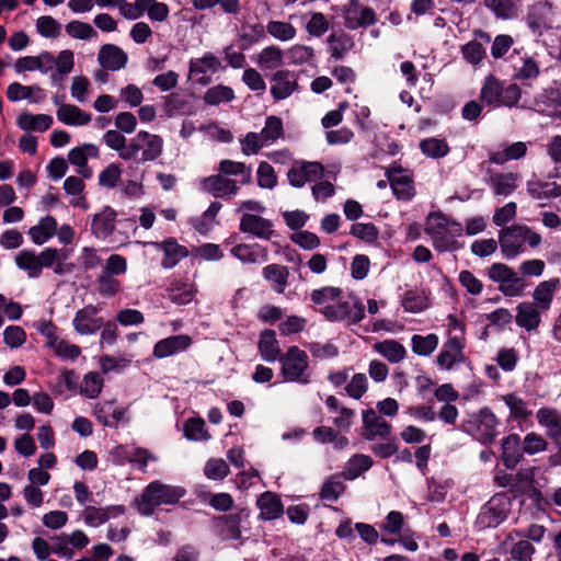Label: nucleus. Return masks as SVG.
I'll return each instance as SVG.
<instances>
[{
  "instance_id": "obj_51",
  "label": "nucleus",
  "mask_w": 561,
  "mask_h": 561,
  "mask_svg": "<svg viewBox=\"0 0 561 561\" xmlns=\"http://www.w3.org/2000/svg\"><path fill=\"white\" fill-rule=\"evenodd\" d=\"M505 404L510 409L511 416L516 420H526L531 415V411L527 409L526 402L516 397L514 393H508L503 397Z\"/></svg>"
},
{
  "instance_id": "obj_37",
  "label": "nucleus",
  "mask_w": 561,
  "mask_h": 561,
  "mask_svg": "<svg viewBox=\"0 0 561 561\" xmlns=\"http://www.w3.org/2000/svg\"><path fill=\"white\" fill-rule=\"evenodd\" d=\"M412 351L420 356L431 355L438 345V336L434 333H430L425 336L414 334L411 339Z\"/></svg>"
},
{
  "instance_id": "obj_16",
  "label": "nucleus",
  "mask_w": 561,
  "mask_h": 561,
  "mask_svg": "<svg viewBox=\"0 0 561 561\" xmlns=\"http://www.w3.org/2000/svg\"><path fill=\"white\" fill-rule=\"evenodd\" d=\"M251 510L248 507L239 508L238 512L225 514L216 517V520L225 525V533L229 539L238 540L241 538V526L249 524Z\"/></svg>"
},
{
  "instance_id": "obj_1",
  "label": "nucleus",
  "mask_w": 561,
  "mask_h": 561,
  "mask_svg": "<svg viewBox=\"0 0 561 561\" xmlns=\"http://www.w3.org/2000/svg\"><path fill=\"white\" fill-rule=\"evenodd\" d=\"M186 494L182 486L164 484L160 481L150 482L137 501L138 512L144 516H151L154 507L167 504L174 505Z\"/></svg>"
},
{
  "instance_id": "obj_59",
  "label": "nucleus",
  "mask_w": 561,
  "mask_h": 561,
  "mask_svg": "<svg viewBox=\"0 0 561 561\" xmlns=\"http://www.w3.org/2000/svg\"><path fill=\"white\" fill-rule=\"evenodd\" d=\"M37 32L44 37H57L60 34L61 25L50 15L39 16L36 21Z\"/></svg>"
},
{
  "instance_id": "obj_48",
  "label": "nucleus",
  "mask_w": 561,
  "mask_h": 561,
  "mask_svg": "<svg viewBox=\"0 0 561 561\" xmlns=\"http://www.w3.org/2000/svg\"><path fill=\"white\" fill-rule=\"evenodd\" d=\"M284 135L283 121L278 116H267L265 126L263 127L260 136L264 141L274 142Z\"/></svg>"
},
{
  "instance_id": "obj_20",
  "label": "nucleus",
  "mask_w": 561,
  "mask_h": 561,
  "mask_svg": "<svg viewBox=\"0 0 561 561\" xmlns=\"http://www.w3.org/2000/svg\"><path fill=\"white\" fill-rule=\"evenodd\" d=\"M537 421L547 428V436L557 444L561 443V416L550 408H540L536 414Z\"/></svg>"
},
{
  "instance_id": "obj_41",
  "label": "nucleus",
  "mask_w": 561,
  "mask_h": 561,
  "mask_svg": "<svg viewBox=\"0 0 561 561\" xmlns=\"http://www.w3.org/2000/svg\"><path fill=\"white\" fill-rule=\"evenodd\" d=\"M196 10H207L219 4L227 14H238L240 11V0H192Z\"/></svg>"
},
{
  "instance_id": "obj_5",
  "label": "nucleus",
  "mask_w": 561,
  "mask_h": 561,
  "mask_svg": "<svg viewBox=\"0 0 561 561\" xmlns=\"http://www.w3.org/2000/svg\"><path fill=\"white\" fill-rule=\"evenodd\" d=\"M486 274L491 280L500 284V291L507 297L520 296L526 286L524 279L504 263H493Z\"/></svg>"
},
{
  "instance_id": "obj_18",
  "label": "nucleus",
  "mask_w": 561,
  "mask_h": 561,
  "mask_svg": "<svg viewBox=\"0 0 561 561\" xmlns=\"http://www.w3.org/2000/svg\"><path fill=\"white\" fill-rule=\"evenodd\" d=\"M256 505L260 508L259 518L262 520H274L280 517L284 513V505L280 497L270 491L262 493Z\"/></svg>"
},
{
  "instance_id": "obj_27",
  "label": "nucleus",
  "mask_w": 561,
  "mask_h": 561,
  "mask_svg": "<svg viewBox=\"0 0 561 561\" xmlns=\"http://www.w3.org/2000/svg\"><path fill=\"white\" fill-rule=\"evenodd\" d=\"M386 178L397 199L411 201L414 197L415 188L413 185V180L410 176H391L390 172H386Z\"/></svg>"
},
{
  "instance_id": "obj_15",
  "label": "nucleus",
  "mask_w": 561,
  "mask_h": 561,
  "mask_svg": "<svg viewBox=\"0 0 561 561\" xmlns=\"http://www.w3.org/2000/svg\"><path fill=\"white\" fill-rule=\"evenodd\" d=\"M203 188L216 198H226L237 194V182L221 174L210 175L203 181Z\"/></svg>"
},
{
  "instance_id": "obj_39",
  "label": "nucleus",
  "mask_w": 561,
  "mask_h": 561,
  "mask_svg": "<svg viewBox=\"0 0 561 561\" xmlns=\"http://www.w3.org/2000/svg\"><path fill=\"white\" fill-rule=\"evenodd\" d=\"M103 388V378L98 371H89L83 377L80 393L89 399H95L100 396Z\"/></svg>"
},
{
  "instance_id": "obj_28",
  "label": "nucleus",
  "mask_w": 561,
  "mask_h": 561,
  "mask_svg": "<svg viewBox=\"0 0 561 561\" xmlns=\"http://www.w3.org/2000/svg\"><path fill=\"white\" fill-rule=\"evenodd\" d=\"M57 118L70 126H83L91 122V114L85 113L77 105H61L57 110Z\"/></svg>"
},
{
  "instance_id": "obj_47",
  "label": "nucleus",
  "mask_w": 561,
  "mask_h": 561,
  "mask_svg": "<svg viewBox=\"0 0 561 561\" xmlns=\"http://www.w3.org/2000/svg\"><path fill=\"white\" fill-rule=\"evenodd\" d=\"M266 31L273 37L283 42L293 39L297 33L294 25L283 21H270Z\"/></svg>"
},
{
  "instance_id": "obj_7",
  "label": "nucleus",
  "mask_w": 561,
  "mask_h": 561,
  "mask_svg": "<svg viewBox=\"0 0 561 561\" xmlns=\"http://www.w3.org/2000/svg\"><path fill=\"white\" fill-rule=\"evenodd\" d=\"M193 344V339L187 334L171 335L159 340L152 350V356L161 359L185 352Z\"/></svg>"
},
{
  "instance_id": "obj_8",
  "label": "nucleus",
  "mask_w": 561,
  "mask_h": 561,
  "mask_svg": "<svg viewBox=\"0 0 561 561\" xmlns=\"http://www.w3.org/2000/svg\"><path fill=\"white\" fill-rule=\"evenodd\" d=\"M501 461L508 470H514L524 459L522 438L518 434H508L501 440Z\"/></svg>"
},
{
  "instance_id": "obj_52",
  "label": "nucleus",
  "mask_w": 561,
  "mask_h": 561,
  "mask_svg": "<svg viewBox=\"0 0 561 561\" xmlns=\"http://www.w3.org/2000/svg\"><path fill=\"white\" fill-rule=\"evenodd\" d=\"M461 54L463 59L473 66L479 65L486 55L484 47L478 41L465 44L461 47Z\"/></svg>"
},
{
  "instance_id": "obj_29",
  "label": "nucleus",
  "mask_w": 561,
  "mask_h": 561,
  "mask_svg": "<svg viewBox=\"0 0 561 561\" xmlns=\"http://www.w3.org/2000/svg\"><path fill=\"white\" fill-rule=\"evenodd\" d=\"M527 193L534 199H550L561 196V185L556 182L528 181Z\"/></svg>"
},
{
  "instance_id": "obj_3",
  "label": "nucleus",
  "mask_w": 561,
  "mask_h": 561,
  "mask_svg": "<svg viewBox=\"0 0 561 561\" xmlns=\"http://www.w3.org/2000/svg\"><path fill=\"white\" fill-rule=\"evenodd\" d=\"M499 424L500 421L492 410L484 407L462 425V431L473 435L482 445L490 446L499 435Z\"/></svg>"
},
{
  "instance_id": "obj_19",
  "label": "nucleus",
  "mask_w": 561,
  "mask_h": 561,
  "mask_svg": "<svg viewBox=\"0 0 561 561\" xmlns=\"http://www.w3.org/2000/svg\"><path fill=\"white\" fill-rule=\"evenodd\" d=\"M96 312L98 309L92 305L77 311L72 321L75 330L83 335L94 334L102 324L101 318L93 319Z\"/></svg>"
},
{
  "instance_id": "obj_56",
  "label": "nucleus",
  "mask_w": 561,
  "mask_h": 561,
  "mask_svg": "<svg viewBox=\"0 0 561 561\" xmlns=\"http://www.w3.org/2000/svg\"><path fill=\"white\" fill-rule=\"evenodd\" d=\"M222 205L219 202H211L203 215L195 219L193 227L199 233H206L209 230V221L214 220L221 209Z\"/></svg>"
},
{
  "instance_id": "obj_43",
  "label": "nucleus",
  "mask_w": 561,
  "mask_h": 561,
  "mask_svg": "<svg viewBox=\"0 0 561 561\" xmlns=\"http://www.w3.org/2000/svg\"><path fill=\"white\" fill-rule=\"evenodd\" d=\"M262 274L266 280L273 282L279 286L278 293L284 291L289 276V272L286 266L270 264L263 268Z\"/></svg>"
},
{
  "instance_id": "obj_26",
  "label": "nucleus",
  "mask_w": 561,
  "mask_h": 561,
  "mask_svg": "<svg viewBox=\"0 0 561 561\" xmlns=\"http://www.w3.org/2000/svg\"><path fill=\"white\" fill-rule=\"evenodd\" d=\"M56 232L57 220L50 215L41 218L39 222L36 226L31 227L28 230L32 241L37 245L44 244L53 238Z\"/></svg>"
},
{
  "instance_id": "obj_36",
  "label": "nucleus",
  "mask_w": 561,
  "mask_h": 561,
  "mask_svg": "<svg viewBox=\"0 0 561 561\" xmlns=\"http://www.w3.org/2000/svg\"><path fill=\"white\" fill-rule=\"evenodd\" d=\"M516 180L517 175L514 173H496L491 179L494 194L503 196L511 195L517 188Z\"/></svg>"
},
{
  "instance_id": "obj_24",
  "label": "nucleus",
  "mask_w": 561,
  "mask_h": 561,
  "mask_svg": "<svg viewBox=\"0 0 561 561\" xmlns=\"http://www.w3.org/2000/svg\"><path fill=\"white\" fill-rule=\"evenodd\" d=\"M54 119L48 114H32L23 112L16 119L19 128L25 131H46L51 127Z\"/></svg>"
},
{
  "instance_id": "obj_62",
  "label": "nucleus",
  "mask_w": 561,
  "mask_h": 561,
  "mask_svg": "<svg viewBox=\"0 0 561 561\" xmlns=\"http://www.w3.org/2000/svg\"><path fill=\"white\" fill-rule=\"evenodd\" d=\"M343 294L340 287L324 286L322 288L313 289L310 294V300L318 306H322L328 300H336Z\"/></svg>"
},
{
  "instance_id": "obj_35",
  "label": "nucleus",
  "mask_w": 561,
  "mask_h": 561,
  "mask_svg": "<svg viewBox=\"0 0 561 561\" xmlns=\"http://www.w3.org/2000/svg\"><path fill=\"white\" fill-rule=\"evenodd\" d=\"M374 465L370 456L364 454H355L347 461L345 477L348 480L358 478L362 473L368 471Z\"/></svg>"
},
{
  "instance_id": "obj_30",
  "label": "nucleus",
  "mask_w": 561,
  "mask_h": 561,
  "mask_svg": "<svg viewBox=\"0 0 561 561\" xmlns=\"http://www.w3.org/2000/svg\"><path fill=\"white\" fill-rule=\"evenodd\" d=\"M560 285L559 278H551L539 283L534 290V299L537 302L538 308L546 311L550 308L553 299L554 291Z\"/></svg>"
},
{
  "instance_id": "obj_12",
  "label": "nucleus",
  "mask_w": 561,
  "mask_h": 561,
  "mask_svg": "<svg viewBox=\"0 0 561 561\" xmlns=\"http://www.w3.org/2000/svg\"><path fill=\"white\" fill-rule=\"evenodd\" d=\"M538 112L551 117L561 118V89L547 88L543 89L535 99Z\"/></svg>"
},
{
  "instance_id": "obj_42",
  "label": "nucleus",
  "mask_w": 561,
  "mask_h": 561,
  "mask_svg": "<svg viewBox=\"0 0 561 561\" xmlns=\"http://www.w3.org/2000/svg\"><path fill=\"white\" fill-rule=\"evenodd\" d=\"M233 99V90L230 87L224 84L209 88L204 94V102L208 105H218L221 102H230Z\"/></svg>"
},
{
  "instance_id": "obj_22",
  "label": "nucleus",
  "mask_w": 561,
  "mask_h": 561,
  "mask_svg": "<svg viewBox=\"0 0 561 561\" xmlns=\"http://www.w3.org/2000/svg\"><path fill=\"white\" fill-rule=\"evenodd\" d=\"M516 310L515 322L519 328L533 331L539 327L541 317L535 304L529 301L520 302Z\"/></svg>"
},
{
  "instance_id": "obj_32",
  "label": "nucleus",
  "mask_w": 561,
  "mask_h": 561,
  "mask_svg": "<svg viewBox=\"0 0 561 561\" xmlns=\"http://www.w3.org/2000/svg\"><path fill=\"white\" fill-rule=\"evenodd\" d=\"M374 348L392 364L403 360L407 355L405 347L396 340L378 342Z\"/></svg>"
},
{
  "instance_id": "obj_31",
  "label": "nucleus",
  "mask_w": 561,
  "mask_h": 561,
  "mask_svg": "<svg viewBox=\"0 0 561 561\" xmlns=\"http://www.w3.org/2000/svg\"><path fill=\"white\" fill-rule=\"evenodd\" d=\"M401 306L407 312L411 313H420L430 307L424 290L419 289L407 290L402 297Z\"/></svg>"
},
{
  "instance_id": "obj_23",
  "label": "nucleus",
  "mask_w": 561,
  "mask_h": 561,
  "mask_svg": "<svg viewBox=\"0 0 561 561\" xmlns=\"http://www.w3.org/2000/svg\"><path fill=\"white\" fill-rule=\"evenodd\" d=\"M503 95V82L494 75L485 77L483 85L480 91V100L482 103L497 108Z\"/></svg>"
},
{
  "instance_id": "obj_49",
  "label": "nucleus",
  "mask_w": 561,
  "mask_h": 561,
  "mask_svg": "<svg viewBox=\"0 0 561 561\" xmlns=\"http://www.w3.org/2000/svg\"><path fill=\"white\" fill-rule=\"evenodd\" d=\"M449 221L450 220L443 211H432L426 218L425 232L430 236L447 232Z\"/></svg>"
},
{
  "instance_id": "obj_46",
  "label": "nucleus",
  "mask_w": 561,
  "mask_h": 561,
  "mask_svg": "<svg viewBox=\"0 0 561 561\" xmlns=\"http://www.w3.org/2000/svg\"><path fill=\"white\" fill-rule=\"evenodd\" d=\"M350 233L359 240L373 244L379 237V230L373 222H356L351 226Z\"/></svg>"
},
{
  "instance_id": "obj_50",
  "label": "nucleus",
  "mask_w": 561,
  "mask_h": 561,
  "mask_svg": "<svg viewBox=\"0 0 561 561\" xmlns=\"http://www.w3.org/2000/svg\"><path fill=\"white\" fill-rule=\"evenodd\" d=\"M522 65L514 66V75L513 77L517 80H529L535 79L539 75V66L537 61L531 57L520 58Z\"/></svg>"
},
{
  "instance_id": "obj_54",
  "label": "nucleus",
  "mask_w": 561,
  "mask_h": 561,
  "mask_svg": "<svg viewBox=\"0 0 561 561\" xmlns=\"http://www.w3.org/2000/svg\"><path fill=\"white\" fill-rule=\"evenodd\" d=\"M344 490L345 484L332 477L322 484L319 495L321 500L335 502Z\"/></svg>"
},
{
  "instance_id": "obj_45",
  "label": "nucleus",
  "mask_w": 561,
  "mask_h": 561,
  "mask_svg": "<svg viewBox=\"0 0 561 561\" xmlns=\"http://www.w3.org/2000/svg\"><path fill=\"white\" fill-rule=\"evenodd\" d=\"M184 436L188 440H207L210 435L205 430V421L202 417H191L184 424Z\"/></svg>"
},
{
  "instance_id": "obj_6",
  "label": "nucleus",
  "mask_w": 561,
  "mask_h": 561,
  "mask_svg": "<svg viewBox=\"0 0 561 561\" xmlns=\"http://www.w3.org/2000/svg\"><path fill=\"white\" fill-rule=\"evenodd\" d=\"M525 232H528L526 225H513L501 230L499 242L504 257L514 259L523 251Z\"/></svg>"
},
{
  "instance_id": "obj_11",
  "label": "nucleus",
  "mask_w": 561,
  "mask_h": 561,
  "mask_svg": "<svg viewBox=\"0 0 561 561\" xmlns=\"http://www.w3.org/2000/svg\"><path fill=\"white\" fill-rule=\"evenodd\" d=\"M272 81L275 84L271 87V94L275 101L287 99L299 87L295 73L289 70L276 71L272 77Z\"/></svg>"
},
{
  "instance_id": "obj_14",
  "label": "nucleus",
  "mask_w": 561,
  "mask_h": 561,
  "mask_svg": "<svg viewBox=\"0 0 561 561\" xmlns=\"http://www.w3.org/2000/svg\"><path fill=\"white\" fill-rule=\"evenodd\" d=\"M154 245L163 251L161 266L167 270L173 268L182 259L188 256V250L184 245L179 244L173 237L156 242Z\"/></svg>"
},
{
  "instance_id": "obj_25",
  "label": "nucleus",
  "mask_w": 561,
  "mask_h": 561,
  "mask_svg": "<svg viewBox=\"0 0 561 561\" xmlns=\"http://www.w3.org/2000/svg\"><path fill=\"white\" fill-rule=\"evenodd\" d=\"M136 139L145 144V149L142 150L141 159L138 163L153 161L162 154L163 139L159 135L140 130Z\"/></svg>"
},
{
  "instance_id": "obj_40",
  "label": "nucleus",
  "mask_w": 561,
  "mask_h": 561,
  "mask_svg": "<svg viewBox=\"0 0 561 561\" xmlns=\"http://www.w3.org/2000/svg\"><path fill=\"white\" fill-rule=\"evenodd\" d=\"M261 68L275 69L283 65V50L278 46L265 47L257 57Z\"/></svg>"
},
{
  "instance_id": "obj_34",
  "label": "nucleus",
  "mask_w": 561,
  "mask_h": 561,
  "mask_svg": "<svg viewBox=\"0 0 561 561\" xmlns=\"http://www.w3.org/2000/svg\"><path fill=\"white\" fill-rule=\"evenodd\" d=\"M420 150L426 157H430L433 159H440V158L446 157L449 153L450 148H449L446 139L428 137V138L421 140Z\"/></svg>"
},
{
  "instance_id": "obj_64",
  "label": "nucleus",
  "mask_w": 561,
  "mask_h": 561,
  "mask_svg": "<svg viewBox=\"0 0 561 561\" xmlns=\"http://www.w3.org/2000/svg\"><path fill=\"white\" fill-rule=\"evenodd\" d=\"M313 57V48L305 45H294L287 51V58L289 62L294 65H302L309 62Z\"/></svg>"
},
{
  "instance_id": "obj_9",
  "label": "nucleus",
  "mask_w": 561,
  "mask_h": 561,
  "mask_svg": "<svg viewBox=\"0 0 561 561\" xmlns=\"http://www.w3.org/2000/svg\"><path fill=\"white\" fill-rule=\"evenodd\" d=\"M273 224L270 219L254 214H244L240 219L239 230L251 233L257 238L270 240L274 234Z\"/></svg>"
},
{
  "instance_id": "obj_13",
  "label": "nucleus",
  "mask_w": 561,
  "mask_h": 561,
  "mask_svg": "<svg viewBox=\"0 0 561 561\" xmlns=\"http://www.w3.org/2000/svg\"><path fill=\"white\" fill-rule=\"evenodd\" d=\"M117 213L111 206H104L101 213L94 214L91 221V232L98 239L108 238L115 230Z\"/></svg>"
},
{
  "instance_id": "obj_63",
  "label": "nucleus",
  "mask_w": 561,
  "mask_h": 561,
  "mask_svg": "<svg viewBox=\"0 0 561 561\" xmlns=\"http://www.w3.org/2000/svg\"><path fill=\"white\" fill-rule=\"evenodd\" d=\"M122 170L117 163L108 164L99 174V185L106 188H115L121 179Z\"/></svg>"
},
{
  "instance_id": "obj_21",
  "label": "nucleus",
  "mask_w": 561,
  "mask_h": 561,
  "mask_svg": "<svg viewBox=\"0 0 561 561\" xmlns=\"http://www.w3.org/2000/svg\"><path fill=\"white\" fill-rule=\"evenodd\" d=\"M257 348L262 359L268 363L279 360V357L283 355L276 339V333L272 329H265L261 332Z\"/></svg>"
},
{
  "instance_id": "obj_57",
  "label": "nucleus",
  "mask_w": 561,
  "mask_h": 561,
  "mask_svg": "<svg viewBox=\"0 0 561 561\" xmlns=\"http://www.w3.org/2000/svg\"><path fill=\"white\" fill-rule=\"evenodd\" d=\"M243 28H249V33H242L239 35L240 49L247 50L250 45L257 43L260 39L265 38V28L263 24L255 23L252 25L244 26Z\"/></svg>"
},
{
  "instance_id": "obj_2",
  "label": "nucleus",
  "mask_w": 561,
  "mask_h": 561,
  "mask_svg": "<svg viewBox=\"0 0 561 561\" xmlns=\"http://www.w3.org/2000/svg\"><path fill=\"white\" fill-rule=\"evenodd\" d=\"M512 497L507 492L495 493L482 507L477 516L479 529L496 528L504 523L511 512Z\"/></svg>"
},
{
  "instance_id": "obj_55",
  "label": "nucleus",
  "mask_w": 561,
  "mask_h": 561,
  "mask_svg": "<svg viewBox=\"0 0 561 561\" xmlns=\"http://www.w3.org/2000/svg\"><path fill=\"white\" fill-rule=\"evenodd\" d=\"M257 185L263 188H274L277 185V176L274 168L266 161L259 164L256 171Z\"/></svg>"
},
{
  "instance_id": "obj_44",
  "label": "nucleus",
  "mask_w": 561,
  "mask_h": 561,
  "mask_svg": "<svg viewBox=\"0 0 561 561\" xmlns=\"http://www.w3.org/2000/svg\"><path fill=\"white\" fill-rule=\"evenodd\" d=\"M168 298L175 305L184 306L190 304L195 296V290L187 284H175L168 288Z\"/></svg>"
},
{
  "instance_id": "obj_17",
  "label": "nucleus",
  "mask_w": 561,
  "mask_h": 561,
  "mask_svg": "<svg viewBox=\"0 0 561 561\" xmlns=\"http://www.w3.org/2000/svg\"><path fill=\"white\" fill-rule=\"evenodd\" d=\"M55 56L49 51H42L38 56L20 57L14 67L16 72L39 70L46 73L53 69Z\"/></svg>"
},
{
  "instance_id": "obj_10",
  "label": "nucleus",
  "mask_w": 561,
  "mask_h": 561,
  "mask_svg": "<svg viewBox=\"0 0 561 561\" xmlns=\"http://www.w3.org/2000/svg\"><path fill=\"white\" fill-rule=\"evenodd\" d=\"M100 66L110 71H117L126 67L127 54L115 44H104L98 54Z\"/></svg>"
},
{
  "instance_id": "obj_4",
  "label": "nucleus",
  "mask_w": 561,
  "mask_h": 561,
  "mask_svg": "<svg viewBox=\"0 0 561 561\" xmlns=\"http://www.w3.org/2000/svg\"><path fill=\"white\" fill-rule=\"evenodd\" d=\"M279 363L286 381H298L302 385L310 382V375L306 374L309 367L308 354L298 346H289L279 357Z\"/></svg>"
},
{
  "instance_id": "obj_61",
  "label": "nucleus",
  "mask_w": 561,
  "mask_h": 561,
  "mask_svg": "<svg viewBox=\"0 0 561 561\" xmlns=\"http://www.w3.org/2000/svg\"><path fill=\"white\" fill-rule=\"evenodd\" d=\"M522 443L524 454L527 455H535L545 451L548 448V443L545 438L535 432L526 434Z\"/></svg>"
},
{
  "instance_id": "obj_58",
  "label": "nucleus",
  "mask_w": 561,
  "mask_h": 561,
  "mask_svg": "<svg viewBox=\"0 0 561 561\" xmlns=\"http://www.w3.org/2000/svg\"><path fill=\"white\" fill-rule=\"evenodd\" d=\"M229 466L224 459H209L204 468V473L208 479L222 480L229 474Z\"/></svg>"
},
{
  "instance_id": "obj_53",
  "label": "nucleus",
  "mask_w": 561,
  "mask_h": 561,
  "mask_svg": "<svg viewBox=\"0 0 561 561\" xmlns=\"http://www.w3.org/2000/svg\"><path fill=\"white\" fill-rule=\"evenodd\" d=\"M219 66V59L213 53H206L202 58L191 60L190 72L205 73L207 69L216 71Z\"/></svg>"
},
{
  "instance_id": "obj_33",
  "label": "nucleus",
  "mask_w": 561,
  "mask_h": 561,
  "mask_svg": "<svg viewBox=\"0 0 561 561\" xmlns=\"http://www.w3.org/2000/svg\"><path fill=\"white\" fill-rule=\"evenodd\" d=\"M15 264L20 270L26 271L30 278H38L42 271L34 250L24 249L15 255Z\"/></svg>"
},
{
  "instance_id": "obj_38",
  "label": "nucleus",
  "mask_w": 561,
  "mask_h": 561,
  "mask_svg": "<svg viewBox=\"0 0 561 561\" xmlns=\"http://www.w3.org/2000/svg\"><path fill=\"white\" fill-rule=\"evenodd\" d=\"M328 321L341 322L348 319L352 313V306L348 301H339L336 305H328L319 309Z\"/></svg>"
},
{
  "instance_id": "obj_60",
  "label": "nucleus",
  "mask_w": 561,
  "mask_h": 561,
  "mask_svg": "<svg viewBox=\"0 0 561 561\" xmlns=\"http://www.w3.org/2000/svg\"><path fill=\"white\" fill-rule=\"evenodd\" d=\"M66 32L73 38L90 39L96 36L95 30L89 24L81 21L73 20L66 24Z\"/></svg>"
}]
</instances>
